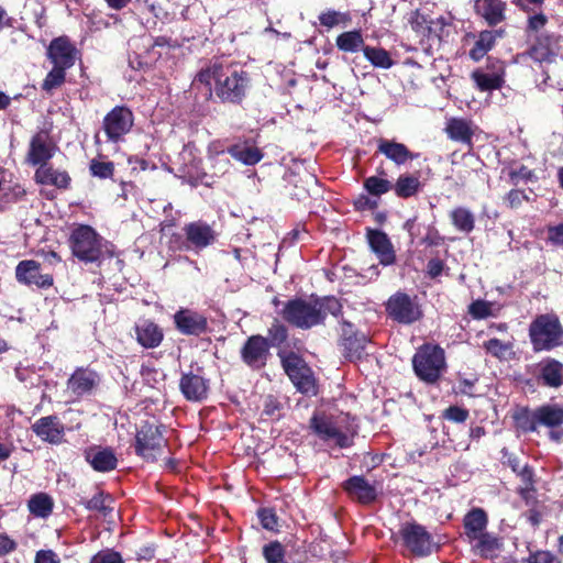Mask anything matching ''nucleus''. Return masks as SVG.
Here are the masks:
<instances>
[{
	"mask_svg": "<svg viewBox=\"0 0 563 563\" xmlns=\"http://www.w3.org/2000/svg\"><path fill=\"white\" fill-rule=\"evenodd\" d=\"M250 78L245 70L230 64L214 62L202 68L192 81L194 88L205 86L207 95L212 91L222 101L240 103L246 96Z\"/></svg>",
	"mask_w": 563,
	"mask_h": 563,
	"instance_id": "f257e3e1",
	"label": "nucleus"
},
{
	"mask_svg": "<svg viewBox=\"0 0 563 563\" xmlns=\"http://www.w3.org/2000/svg\"><path fill=\"white\" fill-rule=\"evenodd\" d=\"M342 312V303L333 296L297 298L285 303L280 314L289 324L299 329H311L322 324L331 314L338 318Z\"/></svg>",
	"mask_w": 563,
	"mask_h": 563,
	"instance_id": "f03ea898",
	"label": "nucleus"
},
{
	"mask_svg": "<svg viewBox=\"0 0 563 563\" xmlns=\"http://www.w3.org/2000/svg\"><path fill=\"white\" fill-rule=\"evenodd\" d=\"M69 246L73 255L86 264L100 263L114 255L113 244L87 224H79L71 231Z\"/></svg>",
	"mask_w": 563,
	"mask_h": 563,
	"instance_id": "7ed1b4c3",
	"label": "nucleus"
},
{
	"mask_svg": "<svg viewBox=\"0 0 563 563\" xmlns=\"http://www.w3.org/2000/svg\"><path fill=\"white\" fill-rule=\"evenodd\" d=\"M312 432L324 443L341 449L350 448L356 434L355 428L347 422V417H332L314 413L310 419Z\"/></svg>",
	"mask_w": 563,
	"mask_h": 563,
	"instance_id": "20e7f679",
	"label": "nucleus"
},
{
	"mask_svg": "<svg viewBox=\"0 0 563 563\" xmlns=\"http://www.w3.org/2000/svg\"><path fill=\"white\" fill-rule=\"evenodd\" d=\"M529 339L534 352L563 346V325L555 313L537 316L529 325Z\"/></svg>",
	"mask_w": 563,
	"mask_h": 563,
	"instance_id": "39448f33",
	"label": "nucleus"
},
{
	"mask_svg": "<svg viewBox=\"0 0 563 563\" xmlns=\"http://www.w3.org/2000/svg\"><path fill=\"white\" fill-rule=\"evenodd\" d=\"M412 365L421 380L433 384L446 368L444 350L439 345L423 344L413 355Z\"/></svg>",
	"mask_w": 563,
	"mask_h": 563,
	"instance_id": "423d86ee",
	"label": "nucleus"
},
{
	"mask_svg": "<svg viewBox=\"0 0 563 563\" xmlns=\"http://www.w3.org/2000/svg\"><path fill=\"white\" fill-rule=\"evenodd\" d=\"M283 367L297 389L303 394L314 393L316 382L311 369L297 354L279 352Z\"/></svg>",
	"mask_w": 563,
	"mask_h": 563,
	"instance_id": "0eeeda50",
	"label": "nucleus"
},
{
	"mask_svg": "<svg viewBox=\"0 0 563 563\" xmlns=\"http://www.w3.org/2000/svg\"><path fill=\"white\" fill-rule=\"evenodd\" d=\"M386 312L390 319L402 324H411L422 317L417 298L400 291L387 300Z\"/></svg>",
	"mask_w": 563,
	"mask_h": 563,
	"instance_id": "6e6552de",
	"label": "nucleus"
},
{
	"mask_svg": "<svg viewBox=\"0 0 563 563\" xmlns=\"http://www.w3.org/2000/svg\"><path fill=\"white\" fill-rule=\"evenodd\" d=\"M398 534L406 549L417 556L429 555L435 545L432 536L417 522L402 523Z\"/></svg>",
	"mask_w": 563,
	"mask_h": 563,
	"instance_id": "1a4fd4ad",
	"label": "nucleus"
},
{
	"mask_svg": "<svg viewBox=\"0 0 563 563\" xmlns=\"http://www.w3.org/2000/svg\"><path fill=\"white\" fill-rule=\"evenodd\" d=\"M166 440L161 428L154 424H144L136 433L135 452L146 461H155L162 455Z\"/></svg>",
	"mask_w": 563,
	"mask_h": 563,
	"instance_id": "9d476101",
	"label": "nucleus"
},
{
	"mask_svg": "<svg viewBox=\"0 0 563 563\" xmlns=\"http://www.w3.org/2000/svg\"><path fill=\"white\" fill-rule=\"evenodd\" d=\"M134 117L132 111L123 106L114 107L103 119V130L110 142H119L130 132Z\"/></svg>",
	"mask_w": 563,
	"mask_h": 563,
	"instance_id": "9b49d317",
	"label": "nucleus"
},
{
	"mask_svg": "<svg viewBox=\"0 0 563 563\" xmlns=\"http://www.w3.org/2000/svg\"><path fill=\"white\" fill-rule=\"evenodd\" d=\"M185 241L181 250L201 251L212 245L217 240V233L213 228L205 221H192L184 225Z\"/></svg>",
	"mask_w": 563,
	"mask_h": 563,
	"instance_id": "f8f14e48",
	"label": "nucleus"
},
{
	"mask_svg": "<svg viewBox=\"0 0 563 563\" xmlns=\"http://www.w3.org/2000/svg\"><path fill=\"white\" fill-rule=\"evenodd\" d=\"M15 278L20 284L40 289L49 288L54 283L53 276L43 274L41 264L34 260L21 261L15 267Z\"/></svg>",
	"mask_w": 563,
	"mask_h": 563,
	"instance_id": "ddd939ff",
	"label": "nucleus"
},
{
	"mask_svg": "<svg viewBox=\"0 0 563 563\" xmlns=\"http://www.w3.org/2000/svg\"><path fill=\"white\" fill-rule=\"evenodd\" d=\"M176 329L185 335L199 336L208 332V318L194 309L181 308L174 314Z\"/></svg>",
	"mask_w": 563,
	"mask_h": 563,
	"instance_id": "4468645a",
	"label": "nucleus"
},
{
	"mask_svg": "<svg viewBox=\"0 0 563 563\" xmlns=\"http://www.w3.org/2000/svg\"><path fill=\"white\" fill-rule=\"evenodd\" d=\"M269 356V344L262 335H252L244 343L241 350L243 362L253 369H260L267 363Z\"/></svg>",
	"mask_w": 563,
	"mask_h": 563,
	"instance_id": "2eb2a0df",
	"label": "nucleus"
},
{
	"mask_svg": "<svg viewBox=\"0 0 563 563\" xmlns=\"http://www.w3.org/2000/svg\"><path fill=\"white\" fill-rule=\"evenodd\" d=\"M31 428L36 437L44 442L49 444H60L64 442L65 426L57 416L42 417Z\"/></svg>",
	"mask_w": 563,
	"mask_h": 563,
	"instance_id": "dca6fc26",
	"label": "nucleus"
},
{
	"mask_svg": "<svg viewBox=\"0 0 563 563\" xmlns=\"http://www.w3.org/2000/svg\"><path fill=\"white\" fill-rule=\"evenodd\" d=\"M55 146L53 145L49 135L45 131L35 133L29 145L26 154V162L33 166H42V164L48 163L53 157Z\"/></svg>",
	"mask_w": 563,
	"mask_h": 563,
	"instance_id": "f3484780",
	"label": "nucleus"
},
{
	"mask_svg": "<svg viewBox=\"0 0 563 563\" xmlns=\"http://www.w3.org/2000/svg\"><path fill=\"white\" fill-rule=\"evenodd\" d=\"M47 57L53 65L68 69L75 64L76 47L67 36L56 37L47 48Z\"/></svg>",
	"mask_w": 563,
	"mask_h": 563,
	"instance_id": "a211bd4d",
	"label": "nucleus"
},
{
	"mask_svg": "<svg viewBox=\"0 0 563 563\" xmlns=\"http://www.w3.org/2000/svg\"><path fill=\"white\" fill-rule=\"evenodd\" d=\"M100 383V376L96 371L79 367L68 378V389L80 397L90 394Z\"/></svg>",
	"mask_w": 563,
	"mask_h": 563,
	"instance_id": "6ab92c4d",
	"label": "nucleus"
},
{
	"mask_svg": "<svg viewBox=\"0 0 563 563\" xmlns=\"http://www.w3.org/2000/svg\"><path fill=\"white\" fill-rule=\"evenodd\" d=\"M343 489L351 499L363 505L373 503L377 497L376 487L363 476H352L343 483Z\"/></svg>",
	"mask_w": 563,
	"mask_h": 563,
	"instance_id": "aec40b11",
	"label": "nucleus"
},
{
	"mask_svg": "<svg viewBox=\"0 0 563 563\" xmlns=\"http://www.w3.org/2000/svg\"><path fill=\"white\" fill-rule=\"evenodd\" d=\"M377 152L397 166L405 165L408 161H413L419 156L417 153H412L405 144L388 139H379L377 141Z\"/></svg>",
	"mask_w": 563,
	"mask_h": 563,
	"instance_id": "412c9836",
	"label": "nucleus"
},
{
	"mask_svg": "<svg viewBox=\"0 0 563 563\" xmlns=\"http://www.w3.org/2000/svg\"><path fill=\"white\" fill-rule=\"evenodd\" d=\"M367 239L372 251L377 255L382 265H391L396 260L393 244L386 233L379 230H368Z\"/></svg>",
	"mask_w": 563,
	"mask_h": 563,
	"instance_id": "4be33fe9",
	"label": "nucleus"
},
{
	"mask_svg": "<svg viewBox=\"0 0 563 563\" xmlns=\"http://www.w3.org/2000/svg\"><path fill=\"white\" fill-rule=\"evenodd\" d=\"M538 382L543 386L559 388L563 385V364L555 358H545L537 366Z\"/></svg>",
	"mask_w": 563,
	"mask_h": 563,
	"instance_id": "5701e85b",
	"label": "nucleus"
},
{
	"mask_svg": "<svg viewBox=\"0 0 563 563\" xmlns=\"http://www.w3.org/2000/svg\"><path fill=\"white\" fill-rule=\"evenodd\" d=\"M136 341L145 349L157 347L163 339V330L152 320L142 319L135 323Z\"/></svg>",
	"mask_w": 563,
	"mask_h": 563,
	"instance_id": "b1692460",
	"label": "nucleus"
},
{
	"mask_svg": "<svg viewBox=\"0 0 563 563\" xmlns=\"http://www.w3.org/2000/svg\"><path fill=\"white\" fill-rule=\"evenodd\" d=\"M37 184L54 186L58 189H67L70 185V176L66 170L54 168L48 163L38 166L34 174Z\"/></svg>",
	"mask_w": 563,
	"mask_h": 563,
	"instance_id": "393cba45",
	"label": "nucleus"
},
{
	"mask_svg": "<svg viewBox=\"0 0 563 563\" xmlns=\"http://www.w3.org/2000/svg\"><path fill=\"white\" fill-rule=\"evenodd\" d=\"M180 390L185 398L190 401H201L208 395V382L196 374H184L179 383Z\"/></svg>",
	"mask_w": 563,
	"mask_h": 563,
	"instance_id": "a878e982",
	"label": "nucleus"
},
{
	"mask_svg": "<svg viewBox=\"0 0 563 563\" xmlns=\"http://www.w3.org/2000/svg\"><path fill=\"white\" fill-rule=\"evenodd\" d=\"M347 333L349 330L343 329V339L341 343L343 355L351 362L360 361L365 354V349L369 340L364 333Z\"/></svg>",
	"mask_w": 563,
	"mask_h": 563,
	"instance_id": "bb28decb",
	"label": "nucleus"
},
{
	"mask_svg": "<svg viewBox=\"0 0 563 563\" xmlns=\"http://www.w3.org/2000/svg\"><path fill=\"white\" fill-rule=\"evenodd\" d=\"M448 137L463 144H472L475 126L471 120L464 118H450L444 129Z\"/></svg>",
	"mask_w": 563,
	"mask_h": 563,
	"instance_id": "cd10ccee",
	"label": "nucleus"
},
{
	"mask_svg": "<svg viewBox=\"0 0 563 563\" xmlns=\"http://www.w3.org/2000/svg\"><path fill=\"white\" fill-rule=\"evenodd\" d=\"M488 517L484 509L475 507L463 518L464 534L467 541L478 539L477 537L486 531Z\"/></svg>",
	"mask_w": 563,
	"mask_h": 563,
	"instance_id": "c85d7f7f",
	"label": "nucleus"
},
{
	"mask_svg": "<svg viewBox=\"0 0 563 563\" xmlns=\"http://www.w3.org/2000/svg\"><path fill=\"white\" fill-rule=\"evenodd\" d=\"M474 9L489 25L505 20L506 2L503 0H476Z\"/></svg>",
	"mask_w": 563,
	"mask_h": 563,
	"instance_id": "c756f323",
	"label": "nucleus"
},
{
	"mask_svg": "<svg viewBox=\"0 0 563 563\" xmlns=\"http://www.w3.org/2000/svg\"><path fill=\"white\" fill-rule=\"evenodd\" d=\"M423 188V184L420 179V173H404L400 174L395 184H393V190L398 198L408 199L417 196Z\"/></svg>",
	"mask_w": 563,
	"mask_h": 563,
	"instance_id": "7c9ffc66",
	"label": "nucleus"
},
{
	"mask_svg": "<svg viewBox=\"0 0 563 563\" xmlns=\"http://www.w3.org/2000/svg\"><path fill=\"white\" fill-rule=\"evenodd\" d=\"M477 538L478 539H473L468 542L475 554L485 559H492L498 555L503 545L498 537L485 531Z\"/></svg>",
	"mask_w": 563,
	"mask_h": 563,
	"instance_id": "2f4dec72",
	"label": "nucleus"
},
{
	"mask_svg": "<svg viewBox=\"0 0 563 563\" xmlns=\"http://www.w3.org/2000/svg\"><path fill=\"white\" fill-rule=\"evenodd\" d=\"M86 460L98 472H109L117 467L118 460L110 449L91 448L86 452Z\"/></svg>",
	"mask_w": 563,
	"mask_h": 563,
	"instance_id": "473e14b6",
	"label": "nucleus"
},
{
	"mask_svg": "<svg viewBox=\"0 0 563 563\" xmlns=\"http://www.w3.org/2000/svg\"><path fill=\"white\" fill-rule=\"evenodd\" d=\"M471 77L481 91L496 90L501 88L504 85L503 70L500 66L497 67L496 73H489L488 70H484V68H477L472 73Z\"/></svg>",
	"mask_w": 563,
	"mask_h": 563,
	"instance_id": "72a5a7b5",
	"label": "nucleus"
},
{
	"mask_svg": "<svg viewBox=\"0 0 563 563\" xmlns=\"http://www.w3.org/2000/svg\"><path fill=\"white\" fill-rule=\"evenodd\" d=\"M537 421L539 426L549 429L560 428L563 426V407L558 404H545L537 408Z\"/></svg>",
	"mask_w": 563,
	"mask_h": 563,
	"instance_id": "f704fd0d",
	"label": "nucleus"
},
{
	"mask_svg": "<svg viewBox=\"0 0 563 563\" xmlns=\"http://www.w3.org/2000/svg\"><path fill=\"white\" fill-rule=\"evenodd\" d=\"M559 40L560 36L555 34L540 35L537 44L530 51V56L538 62L548 59L554 54V51L559 45Z\"/></svg>",
	"mask_w": 563,
	"mask_h": 563,
	"instance_id": "c9c22d12",
	"label": "nucleus"
},
{
	"mask_svg": "<svg viewBox=\"0 0 563 563\" xmlns=\"http://www.w3.org/2000/svg\"><path fill=\"white\" fill-rule=\"evenodd\" d=\"M228 153L236 161L242 162L245 165H254L258 163L263 154L256 146L250 145L247 142L241 144L236 143L228 148Z\"/></svg>",
	"mask_w": 563,
	"mask_h": 563,
	"instance_id": "e433bc0d",
	"label": "nucleus"
},
{
	"mask_svg": "<svg viewBox=\"0 0 563 563\" xmlns=\"http://www.w3.org/2000/svg\"><path fill=\"white\" fill-rule=\"evenodd\" d=\"M498 36H501L500 31H482L470 51V57L475 62L481 60L494 47Z\"/></svg>",
	"mask_w": 563,
	"mask_h": 563,
	"instance_id": "4c0bfd02",
	"label": "nucleus"
},
{
	"mask_svg": "<svg viewBox=\"0 0 563 563\" xmlns=\"http://www.w3.org/2000/svg\"><path fill=\"white\" fill-rule=\"evenodd\" d=\"M450 219L454 228L463 233H470L475 228V216L465 207H456L450 212Z\"/></svg>",
	"mask_w": 563,
	"mask_h": 563,
	"instance_id": "58836bf2",
	"label": "nucleus"
},
{
	"mask_svg": "<svg viewBox=\"0 0 563 563\" xmlns=\"http://www.w3.org/2000/svg\"><path fill=\"white\" fill-rule=\"evenodd\" d=\"M536 416L537 408L533 411L526 407L517 409L512 415L515 427L525 433L537 431L539 421H537Z\"/></svg>",
	"mask_w": 563,
	"mask_h": 563,
	"instance_id": "ea45409f",
	"label": "nucleus"
},
{
	"mask_svg": "<svg viewBox=\"0 0 563 563\" xmlns=\"http://www.w3.org/2000/svg\"><path fill=\"white\" fill-rule=\"evenodd\" d=\"M364 40L361 31L343 32L336 37V46L340 51L355 53L363 49Z\"/></svg>",
	"mask_w": 563,
	"mask_h": 563,
	"instance_id": "a19ab883",
	"label": "nucleus"
},
{
	"mask_svg": "<svg viewBox=\"0 0 563 563\" xmlns=\"http://www.w3.org/2000/svg\"><path fill=\"white\" fill-rule=\"evenodd\" d=\"M363 53L366 59L377 68L389 69L394 65V60L389 53L380 47L364 46Z\"/></svg>",
	"mask_w": 563,
	"mask_h": 563,
	"instance_id": "79ce46f5",
	"label": "nucleus"
},
{
	"mask_svg": "<svg viewBox=\"0 0 563 563\" xmlns=\"http://www.w3.org/2000/svg\"><path fill=\"white\" fill-rule=\"evenodd\" d=\"M53 505L52 498L44 493L36 494L29 500L31 514L41 518L48 517L52 514Z\"/></svg>",
	"mask_w": 563,
	"mask_h": 563,
	"instance_id": "37998d69",
	"label": "nucleus"
},
{
	"mask_svg": "<svg viewBox=\"0 0 563 563\" xmlns=\"http://www.w3.org/2000/svg\"><path fill=\"white\" fill-rule=\"evenodd\" d=\"M113 499L109 494L103 492H98L93 497L88 500L82 501V505L91 511H98L102 516H107L112 511Z\"/></svg>",
	"mask_w": 563,
	"mask_h": 563,
	"instance_id": "c03bdc74",
	"label": "nucleus"
},
{
	"mask_svg": "<svg viewBox=\"0 0 563 563\" xmlns=\"http://www.w3.org/2000/svg\"><path fill=\"white\" fill-rule=\"evenodd\" d=\"M518 475L522 482V485L519 487V494L530 505L534 499L533 472L528 465H525L518 472Z\"/></svg>",
	"mask_w": 563,
	"mask_h": 563,
	"instance_id": "a18cd8bd",
	"label": "nucleus"
},
{
	"mask_svg": "<svg viewBox=\"0 0 563 563\" xmlns=\"http://www.w3.org/2000/svg\"><path fill=\"white\" fill-rule=\"evenodd\" d=\"M364 189L372 196L380 197L384 194L393 190V184L383 177L369 176L364 179Z\"/></svg>",
	"mask_w": 563,
	"mask_h": 563,
	"instance_id": "49530a36",
	"label": "nucleus"
},
{
	"mask_svg": "<svg viewBox=\"0 0 563 563\" xmlns=\"http://www.w3.org/2000/svg\"><path fill=\"white\" fill-rule=\"evenodd\" d=\"M286 550L279 541H271L263 547V556L266 563H287Z\"/></svg>",
	"mask_w": 563,
	"mask_h": 563,
	"instance_id": "de8ad7c7",
	"label": "nucleus"
},
{
	"mask_svg": "<svg viewBox=\"0 0 563 563\" xmlns=\"http://www.w3.org/2000/svg\"><path fill=\"white\" fill-rule=\"evenodd\" d=\"M66 69L67 68L54 65L53 69L46 75L42 84V89L46 92H51L60 87L65 82Z\"/></svg>",
	"mask_w": 563,
	"mask_h": 563,
	"instance_id": "09e8293b",
	"label": "nucleus"
},
{
	"mask_svg": "<svg viewBox=\"0 0 563 563\" xmlns=\"http://www.w3.org/2000/svg\"><path fill=\"white\" fill-rule=\"evenodd\" d=\"M495 305L485 300H476L468 306V313L474 319H485L495 316Z\"/></svg>",
	"mask_w": 563,
	"mask_h": 563,
	"instance_id": "8fccbe9b",
	"label": "nucleus"
},
{
	"mask_svg": "<svg viewBox=\"0 0 563 563\" xmlns=\"http://www.w3.org/2000/svg\"><path fill=\"white\" fill-rule=\"evenodd\" d=\"M288 338L287 328L278 321H275L268 329L269 346H280Z\"/></svg>",
	"mask_w": 563,
	"mask_h": 563,
	"instance_id": "3c124183",
	"label": "nucleus"
},
{
	"mask_svg": "<svg viewBox=\"0 0 563 563\" xmlns=\"http://www.w3.org/2000/svg\"><path fill=\"white\" fill-rule=\"evenodd\" d=\"M511 347V343L503 342L499 339H490L484 343L486 352L498 358H504Z\"/></svg>",
	"mask_w": 563,
	"mask_h": 563,
	"instance_id": "603ef678",
	"label": "nucleus"
},
{
	"mask_svg": "<svg viewBox=\"0 0 563 563\" xmlns=\"http://www.w3.org/2000/svg\"><path fill=\"white\" fill-rule=\"evenodd\" d=\"M90 172L93 176L106 179L110 178L114 172V165L112 162L91 161Z\"/></svg>",
	"mask_w": 563,
	"mask_h": 563,
	"instance_id": "864d4df0",
	"label": "nucleus"
},
{
	"mask_svg": "<svg viewBox=\"0 0 563 563\" xmlns=\"http://www.w3.org/2000/svg\"><path fill=\"white\" fill-rule=\"evenodd\" d=\"M90 563H124L121 554L112 549L101 550L96 553Z\"/></svg>",
	"mask_w": 563,
	"mask_h": 563,
	"instance_id": "5fc2aeb1",
	"label": "nucleus"
},
{
	"mask_svg": "<svg viewBox=\"0 0 563 563\" xmlns=\"http://www.w3.org/2000/svg\"><path fill=\"white\" fill-rule=\"evenodd\" d=\"M261 523L266 530H277L278 518L272 508H262L257 512Z\"/></svg>",
	"mask_w": 563,
	"mask_h": 563,
	"instance_id": "6e6d98bb",
	"label": "nucleus"
},
{
	"mask_svg": "<svg viewBox=\"0 0 563 563\" xmlns=\"http://www.w3.org/2000/svg\"><path fill=\"white\" fill-rule=\"evenodd\" d=\"M344 20L345 15L334 10H328L319 15L320 24L329 29L339 25Z\"/></svg>",
	"mask_w": 563,
	"mask_h": 563,
	"instance_id": "4d7b16f0",
	"label": "nucleus"
},
{
	"mask_svg": "<svg viewBox=\"0 0 563 563\" xmlns=\"http://www.w3.org/2000/svg\"><path fill=\"white\" fill-rule=\"evenodd\" d=\"M527 563H561V561L549 551H537L529 555Z\"/></svg>",
	"mask_w": 563,
	"mask_h": 563,
	"instance_id": "13d9d810",
	"label": "nucleus"
},
{
	"mask_svg": "<svg viewBox=\"0 0 563 563\" xmlns=\"http://www.w3.org/2000/svg\"><path fill=\"white\" fill-rule=\"evenodd\" d=\"M467 417L468 411L456 406H451L444 411L445 419L459 423L464 422L467 419Z\"/></svg>",
	"mask_w": 563,
	"mask_h": 563,
	"instance_id": "bf43d9fd",
	"label": "nucleus"
},
{
	"mask_svg": "<svg viewBox=\"0 0 563 563\" xmlns=\"http://www.w3.org/2000/svg\"><path fill=\"white\" fill-rule=\"evenodd\" d=\"M34 563H60V560L52 550H40L35 554Z\"/></svg>",
	"mask_w": 563,
	"mask_h": 563,
	"instance_id": "052dcab7",
	"label": "nucleus"
},
{
	"mask_svg": "<svg viewBox=\"0 0 563 563\" xmlns=\"http://www.w3.org/2000/svg\"><path fill=\"white\" fill-rule=\"evenodd\" d=\"M548 240L554 245H563V222L558 225L549 227Z\"/></svg>",
	"mask_w": 563,
	"mask_h": 563,
	"instance_id": "680f3d73",
	"label": "nucleus"
},
{
	"mask_svg": "<svg viewBox=\"0 0 563 563\" xmlns=\"http://www.w3.org/2000/svg\"><path fill=\"white\" fill-rule=\"evenodd\" d=\"M16 549V542L8 534L0 533V555H7Z\"/></svg>",
	"mask_w": 563,
	"mask_h": 563,
	"instance_id": "e2e57ef3",
	"label": "nucleus"
},
{
	"mask_svg": "<svg viewBox=\"0 0 563 563\" xmlns=\"http://www.w3.org/2000/svg\"><path fill=\"white\" fill-rule=\"evenodd\" d=\"M528 199L523 191L512 189L508 192L506 200L510 208L519 207L523 200Z\"/></svg>",
	"mask_w": 563,
	"mask_h": 563,
	"instance_id": "0e129e2a",
	"label": "nucleus"
},
{
	"mask_svg": "<svg viewBox=\"0 0 563 563\" xmlns=\"http://www.w3.org/2000/svg\"><path fill=\"white\" fill-rule=\"evenodd\" d=\"M548 22V18L543 13H538L529 18L528 29L531 31H540Z\"/></svg>",
	"mask_w": 563,
	"mask_h": 563,
	"instance_id": "69168bd1",
	"label": "nucleus"
},
{
	"mask_svg": "<svg viewBox=\"0 0 563 563\" xmlns=\"http://www.w3.org/2000/svg\"><path fill=\"white\" fill-rule=\"evenodd\" d=\"M443 262L439 258H432L428 262L427 272L432 278L438 277L443 271Z\"/></svg>",
	"mask_w": 563,
	"mask_h": 563,
	"instance_id": "338daca9",
	"label": "nucleus"
},
{
	"mask_svg": "<svg viewBox=\"0 0 563 563\" xmlns=\"http://www.w3.org/2000/svg\"><path fill=\"white\" fill-rule=\"evenodd\" d=\"M354 205L358 210H373L377 207V202L365 195L360 196L355 200Z\"/></svg>",
	"mask_w": 563,
	"mask_h": 563,
	"instance_id": "774afa93",
	"label": "nucleus"
}]
</instances>
